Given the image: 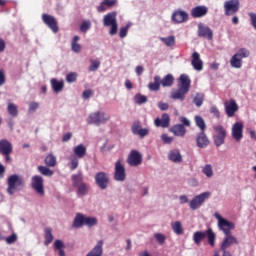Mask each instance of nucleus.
I'll return each instance as SVG.
<instances>
[{
    "label": "nucleus",
    "mask_w": 256,
    "mask_h": 256,
    "mask_svg": "<svg viewBox=\"0 0 256 256\" xmlns=\"http://www.w3.org/2000/svg\"><path fill=\"white\" fill-rule=\"evenodd\" d=\"M214 217L218 219V227L225 235L220 247L223 249H230V247H233V245H239V240H237V237L231 234V231L235 229V224L223 218L221 215H219V213H215Z\"/></svg>",
    "instance_id": "f257e3e1"
},
{
    "label": "nucleus",
    "mask_w": 256,
    "mask_h": 256,
    "mask_svg": "<svg viewBox=\"0 0 256 256\" xmlns=\"http://www.w3.org/2000/svg\"><path fill=\"white\" fill-rule=\"evenodd\" d=\"M178 81V88L171 93L170 97L174 100L185 101V95H187L191 89V78L186 74H182Z\"/></svg>",
    "instance_id": "f03ea898"
},
{
    "label": "nucleus",
    "mask_w": 256,
    "mask_h": 256,
    "mask_svg": "<svg viewBox=\"0 0 256 256\" xmlns=\"http://www.w3.org/2000/svg\"><path fill=\"white\" fill-rule=\"evenodd\" d=\"M74 155L69 158V168L71 171H75L79 167V159H83L87 155V147L83 144H79L73 148Z\"/></svg>",
    "instance_id": "7ed1b4c3"
},
{
    "label": "nucleus",
    "mask_w": 256,
    "mask_h": 256,
    "mask_svg": "<svg viewBox=\"0 0 256 256\" xmlns=\"http://www.w3.org/2000/svg\"><path fill=\"white\" fill-rule=\"evenodd\" d=\"M7 193L9 195H15L16 191H21L25 187V180L17 174H13L7 179Z\"/></svg>",
    "instance_id": "20e7f679"
},
{
    "label": "nucleus",
    "mask_w": 256,
    "mask_h": 256,
    "mask_svg": "<svg viewBox=\"0 0 256 256\" xmlns=\"http://www.w3.org/2000/svg\"><path fill=\"white\" fill-rule=\"evenodd\" d=\"M205 237H208V243L210 247H215V233L213 232V229L208 228L206 231H196L193 234V241L195 245H201V242L205 239Z\"/></svg>",
    "instance_id": "39448f33"
},
{
    "label": "nucleus",
    "mask_w": 256,
    "mask_h": 256,
    "mask_svg": "<svg viewBox=\"0 0 256 256\" xmlns=\"http://www.w3.org/2000/svg\"><path fill=\"white\" fill-rule=\"evenodd\" d=\"M251 52L247 48H240L230 59V65L233 69H241L243 67V59H247Z\"/></svg>",
    "instance_id": "423d86ee"
},
{
    "label": "nucleus",
    "mask_w": 256,
    "mask_h": 256,
    "mask_svg": "<svg viewBox=\"0 0 256 256\" xmlns=\"http://www.w3.org/2000/svg\"><path fill=\"white\" fill-rule=\"evenodd\" d=\"M83 225H86L87 227H95V225H97V218L86 217L81 213H77L74 218L72 227H74V229H81Z\"/></svg>",
    "instance_id": "0eeeda50"
},
{
    "label": "nucleus",
    "mask_w": 256,
    "mask_h": 256,
    "mask_svg": "<svg viewBox=\"0 0 256 256\" xmlns=\"http://www.w3.org/2000/svg\"><path fill=\"white\" fill-rule=\"evenodd\" d=\"M0 153L2 155H7L8 153H13V144L7 139L0 140ZM5 176V166L0 163V179Z\"/></svg>",
    "instance_id": "6e6552de"
},
{
    "label": "nucleus",
    "mask_w": 256,
    "mask_h": 256,
    "mask_svg": "<svg viewBox=\"0 0 256 256\" xmlns=\"http://www.w3.org/2000/svg\"><path fill=\"white\" fill-rule=\"evenodd\" d=\"M215 135L213 137L214 144L216 147H221L225 143V138L227 137V130L222 125H215L213 127Z\"/></svg>",
    "instance_id": "1a4fd4ad"
},
{
    "label": "nucleus",
    "mask_w": 256,
    "mask_h": 256,
    "mask_svg": "<svg viewBox=\"0 0 256 256\" xmlns=\"http://www.w3.org/2000/svg\"><path fill=\"white\" fill-rule=\"evenodd\" d=\"M111 119V116L105 114V112H94L88 117V124L101 125L107 123Z\"/></svg>",
    "instance_id": "9d476101"
},
{
    "label": "nucleus",
    "mask_w": 256,
    "mask_h": 256,
    "mask_svg": "<svg viewBox=\"0 0 256 256\" xmlns=\"http://www.w3.org/2000/svg\"><path fill=\"white\" fill-rule=\"evenodd\" d=\"M209 197H211V192H204L195 196L189 203L190 209H192V211L199 209V207H201V205H203L205 200L209 199Z\"/></svg>",
    "instance_id": "9b49d317"
},
{
    "label": "nucleus",
    "mask_w": 256,
    "mask_h": 256,
    "mask_svg": "<svg viewBox=\"0 0 256 256\" xmlns=\"http://www.w3.org/2000/svg\"><path fill=\"white\" fill-rule=\"evenodd\" d=\"M240 3L239 0H227L224 2V11L227 17L235 15L239 11Z\"/></svg>",
    "instance_id": "f8f14e48"
},
{
    "label": "nucleus",
    "mask_w": 256,
    "mask_h": 256,
    "mask_svg": "<svg viewBox=\"0 0 256 256\" xmlns=\"http://www.w3.org/2000/svg\"><path fill=\"white\" fill-rule=\"evenodd\" d=\"M127 163L130 167H139L143 163V155L137 150H131L127 158Z\"/></svg>",
    "instance_id": "ddd939ff"
},
{
    "label": "nucleus",
    "mask_w": 256,
    "mask_h": 256,
    "mask_svg": "<svg viewBox=\"0 0 256 256\" xmlns=\"http://www.w3.org/2000/svg\"><path fill=\"white\" fill-rule=\"evenodd\" d=\"M44 180L43 177L39 175H35L31 179V186L38 195H45V187L43 185Z\"/></svg>",
    "instance_id": "4468645a"
},
{
    "label": "nucleus",
    "mask_w": 256,
    "mask_h": 256,
    "mask_svg": "<svg viewBox=\"0 0 256 256\" xmlns=\"http://www.w3.org/2000/svg\"><path fill=\"white\" fill-rule=\"evenodd\" d=\"M95 183L99 187V189H107L109 187V174L105 172H98L94 176Z\"/></svg>",
    "instance_id": "2eb2a0df"
},
{
    "label": "nucleus",
    "mask_w": 256,
    "mask_h": 256,
    "mask_svg": "<svg viewBox=\"0 0 256 256\" xmlns=\"http://www.w3.org/2000/svg\"><path fill=\"white\" fill-rule=\"evenodd\" d=\"M42 21L53 31L54 33H59V23L57 22V19L49 14H43L42 15Z\"/></svg>",
    "instance_id": "dca6fc26"
},
{
    "label": "nucleus",
    "mask_w": 256,
    "mask_h": 256,
    "mask_svg": "<svg viewBox=\"0 0 256 256\" xmlns=\"http://www.w3.org/2000/svg\"><path fill=\"white\" fill-rule=\"evenodd\" d=\"M114 179L115 181H125L127 174L125 173V166L121 160H117L114 168Z\"/></svg>",
    "instance_id": "f3484780"
},
{
    "label": "nucleus",
    "mask_w": 256,
    "mask_h": 256,
    "mask_svg": "<svg viewBox=\"0 0 256 256\" xmlns=\"http://www.w3.org/2000/svg\"><path fill=\"white\" fill-rule=\"evenodd\" d=\"M171 21L174 22L175 25L187 23V21H189V13L183 10H176L171 16Z\"/></svg>",
    "instance_id": "a211bd4d"
},
{
    "label": "nucleus",
    "mask_w": 256,
    "mask_h": 256,
    "mask_svg": "<svg viewBox=\"0 0 256 256\" xmlns=\"http://www.w3.org/2000/svg\"><path fill=\"white\" fill-rule=\"evenodd\" d=\"M131 131H132L133 135H139V137L141 139H143L144 137H147V135H149V129L141 127L140 121H135L132 124Z\"/></svg>",
    "instance_id": "6ab92c4d"
},
{
    "label": "nucleus",
    "mask_w": 256,
    "mask_h": 256,
    "mask_svg": "<svg viewBox=\"0 0 256 256\" xmlns=\"http://www.w3.org/2000/svg\"><path fill=\"white\" fill-rule=\"evenodd\" d=\"M198 37H203L204 39H208L211 41L213 39V30L209 28V26L199 23L198 24Z\"/></svg>",
    "instance_id": "aec40b11"
},
{
    "label": "nucleus",
    "mask_w": 256,
    "mask_h": 256,
    "mask_svg": "<svg viewBox=\"0 0 256 256\" xmlns=\"http://www.w3.org/2000/svg\"><path fill=\"white\" fill-rule=\"evenodd\" d=\"M227 117H235V113L239 111V106L235 99H230L229 102L224 103Z\"/></svg>",
    "instance_id": "412c9836"
},
{
    "label": "nucleus",
    "mask_w": 256,
    "mask_h": 256,
    "mask_svg": "<svg viewBox=\"0 0 256 256\" xmlns=\"http://www.w3.org/2000/svg\"><path fill=\"white\" fill-rule=\"evenodd\" d=\"M209 13V8L207 6H196L191 9L190 15L194 19H201V17H205Z\"/></svg>",
    "instance_id": "4be33fe9"
},
{
    "label": "nucleus",
    "mask_w": 256,
    "mask_h": 256,
    "mask_svg": "<svg viewBox=\"0 0 256 256\" xmlns=\"http://www.w3.org/2000/svg\"><path fill=\"white\" fill-rule=\"evenodd\" d=\"M232 137L237 142H239L243 139V123L242 122H236L233 124Z\"/></svg>",
    "instance_id": "5701e85b"
},
{
    "label": "nucleus",
    "mask_w": 256,
    "mask_h": 256,
    "mask_svg": "<svg viewBox=\"0 0 256 256\" xmlns=\"http://www.w3.org/2000/svg\"><path fill=\"white\" fill-rule=\"evenodd\" d=\"M191 65L195 71H203V60L201 59V54H199V52H194L192 54Z\"/></svg>",
    "instance_id": "b1692460"
},
{
    "label": "nucleus",
    "mask_w": 256,
    "mask_h": 256,
    "mask_svg": "<svg viewBox=\"0 0 256 256\" xmlns=\"http://www.w3.org/2000/svg\"><path fill=\"white\" fill-rule=\"evenodd\" d=\"M171 123V118L169 117V114L164 113L162 114L161 118H156L154 120V124L156 127H162L163 129L169 127Z\"/></svg>",
    "instance_id": "393cba45"
},
{
    "label": "nucleus",
    "mask_w": 256,
    "mask_h": 256,
    "mask_svg": "<svg viewBox=\"0 0 256 256\" xmlns=\"http://www.w3.org/2000/svg\"><path fill=\"white\" fill-rule=\"evenodd\" d=\"M196 143L197 147L200 149H205V147L209 146V138H207L205 132H200L197 134Z\"/></svg>",
    "instance_id": "a878e982"
},
{
    "label": "nucleus",
    "mask_w": 256,
    "mask_h": 256,
    "mask_svg": "<svg viewBox=\"0 0 256 256\" xmlns=\"http://www.w3.org/2000/svg\"><path fill=\"white\" fill-rule=\"evenodd\" d=\"M170 133H173L175 137H184L187 135V129L183 124H176L170 128Z\"/></svg>",
    "instance_id": "bb28decb"
},
{
    "label": "nucleus",
    "mask_w": 256,
    "mask_h": 256,
    "mask_svg": "<svg viewBox=\"0 0 256 256\" xmlns=\"http://www.w3.org/2000/svg\"><path fill=\"white\" fill-rule=\"evenodd\" d=\"M117 22V12H110L103 18L104 27H111V25Z\"/></svg>",
    "instance_id": "cd10ccee"
},
{
    "label": "nucleus",
    "mask_w": 256,
    "mask_h": 256,
    "mask_svg": "<svg viewBox=\"0 0 256 256\" xmlns=\"http://www.w3.org/2000/svg\"><path fill=\"white\" fill-rule=\"evenodd\" d=\"M168 158L173 163H181L183 161V156H181V152L177 149L171 150L168 154Z\"/></svg>",
    "instance_id": "c85d7f7f"
},
{
    "label": "nucleus",
    "mask_w": 256,
    "mask_h": 256,
    "mask_svg": "<svg viewBox=\"0 0 256 256\" xmlns=\"http://www.w3.org/2000/svg\"><path fill=\"white\" fill-rule=\"evenodd\" d=\"M103 255V240H99L96 247L93 248L86 256H102Z\"/></svg>",
    "instance_id": "c756f323"
},
{
    "label": "nucleus",
    "mask_w": 256,
    "mask_h": 256,
    "mask_svg": "<svg viewBox=\"0 0 256 256\" xmlns=\"http://www.w3.org/2000/svg\"><path fill=\"white\" fill-rule=\"evenodd\" d=\"M51 86H52L54 93H61V91H63V87H65V84L63 83V81H59V80L53 78L51 80Z\"/></svg>",
    "instance_id": "7c9ffc66"
},
{
    "label": "nucleus",
    "mask_w": 256,
    "mask_h": 256,
    "mask_svg": "<svg viewBox=\"0 0 256 256\" xmlns=\"http://www.w3.org/2000/svg\"><path fill=\"white\" fill-rule=\"evenodd\" d=\"M150 91H159L161 89V76H155L154 82L148 84Z\"/></svg>",
    "instance_id": "2f4dec72"
},
{
    "label": "nucleus",
    "mask_w": 256,
    "mask_h": 256,
    "mask_svg": "<svg viewBox=\"0 0 256 256\" xmlns=\"http://www.w3.org/2000/svg\"><path fill=\"white\" fill-rule=\"evenodd\" d=\"M73 187H78L79 185H82L83 183V172L78 171L77 174H73L71 176Z\"/></svg>",
    "instance_id": "473e14b6"
},
{
    "label": "nucleus",
    "mask_w": 256,
    "mask_h": 256,
    "mask_svg": "<svg viewBox=\"0 0 256 256\" xmlns=\"http://www.w3.org/2000/svg\"><path fill=\"white\" fill-rule=\"evenodd\" d=\"M44 245H51L53 243V230L50 227L44 229Z\"/></svg>",
    "instance_id": "72a5a7b5"
},
{
    "label": "nucleus",
    "mask_w": 256,
    "mask_h": 256,
    "mask_svg": "<svg viewBox=\"0 0 256 256\" xmlns=\"http://www.w3.org/2000/svg\"><path fill=\"white\" fill-rule=\"evenodd\" d=\"M173 83H175V78L171 74H167L162 80L160 78L162 87H172Z\"/></svg>",
    "instance_id": "f704fd0d"
},
{
    "label": "nucleus",
    "mask_w": 256,
    "mask_h": 256,
    "mask_svg": "<svg viewBox=\"0 0 256 256\" xmlns=\"http://www.w3.org/2000/svg\"><path fill=\"white\" fill-rule=\"evenodd\" d=\"M106 7H115V2H109L107 0H103L100 5L97 7L98 13H105L107 11Z\"/></svg>",
    "instance_id": "c9c22d12"
},
{
    "label": "nucleus",
    "mask_w": 256,
    "mask_h": 256,
    "mask_svg": "<svg viewBox=\"0 0 256 256\" xmlns=\"http://www.w3.org/2000/svg\"><path fill=\"white\" fill-rule=\"evenodd\" d=\"M79 36H74L71 42V49L74 53H81V44H79Z\"/></svg>",
    "instance_id": "e433bc0d"
},
{
    "label": "nucleus",
    "mask_w": 256,
    "mask_h": 256,
    "mask_svg": "<svg viewBox=\"0 0 256 256\" xmlns=\"http://www.w3.org/2000/svg\"><path fill=\"white\" fill-rule=\"evenodd\" d=\"M171 228L176 235H183V225L179 221L171 223Z\"/></svg>",
    "instance_id": "4c0bfd02"
},
{
    "label": "nucleus",
    "mask_w": 256,
    "mask_h": 256,
    "mask_svg": "<svg viewBox=\"0 0 256 256\" xmlns=\"http://www.w3.org/2000/svg\"><path fill=\"white\" fill-rule=\"evenodd\" d=\"M77 188V195L80 197H84L87 193H89V185H87L85 182L76 186Z\"/></svg>",
    "instance_id": "58836bf2"
},
{
    "label": "nucleus",
    "mask_w": 256,
    "mask_h": 256,
    "mask_svg": "<svg viewBox=\"0 0 256 256\" xmlns=\"http://www.w3.org/2000/svg\"><path fill=\"white\" fill-rule=\"evenodd\" d=\"M47 167H55L57 165V157L53 154H48L44 160Z\"/></svg>",
    "instance_id": "ea45409f"
},
{
    "label": "nucleus",
    "mask_w": 256,
    "mask_h": 256,
    "mask_svg": "<svg viewBox=\"0 0 256 256\" xmlns=\"http://www.w3.org/2000/svg\"><path fill=\"white\" fill-rule=\"evenodd\" d=\"M7 111L11 117H17L19 115V107L15 103H8Z\"/></svg>",
    "instance_id": "a19ab883"
},
{
    "label": "nucleus",
    "mask_w": 256,
    "mask_h": 256,
    "mask_svg": "<svg viewBox=\"0 0 256 256\" xmlns=\"http://www.w3.org/2000/svg\"><path fill=\"white\" fill-rule=\"evenodd\" d=\"M38 171L41 175H44V177H53L54 175V171L49 169L48 167L46 166H38Z\"/></svg>",
    "instance_id": "79ce46f5"
},
{
    "label": "nucleus",
    "mask_w": 256,
    "mask_h": 256,
    "mask_svg": "<svg viewBox=\"0 0 256 256\" xmlns=\"http://www.w3.org/2000/svg\"><path fill=\"white\" fill-rule=\"evenodd\" d=\"M195 124L201 132H205V129H207V124H205V120L201 116H195Z\"/></svg>",
    "instance_id": "37998d69"
},
{
    "label": "nucleus",
    "mask_w": 256,
    "mask_h": 256,
    "mask_svg": "<svg viewBox=\"0 0 256 256\" xmlns=\"http://www.w3.org/2000/svg\"><path fill=\"white\" fill-rule=\"evenodd\" d=\"M203 101H205V95L201 93H197L193 99V103L196 107H201V105H203Z\"/></svg>",
    "instance_id": "c03bdc74"
},
{
    "label": "nucleus",
    "mask_w": 256,
    "mask_h": 256,
    "mask_svg": "<svg viewBox=\"0 0 256 256\" xmlns=\"http://www.w3.org/2000/svg\"><path fill=\"white\" fill-rule=\"evenodd\" d=\"M160 41H162L166 47H173V45H175V36H169L167 38L161 37Z\"/></svg>",
    "instance_id": "a18cd8bd"
},
{
    "label": "nucleus",
    "mask_w": 256,
    "mask_h": 256,
    "mask_svg": "<svg viewBox=\"0 0 256 256\" xmlns=\"http://www.w3.org/2000/svg\"><path fill=\"white\" fill-rule=\"evenodd\" d=\"M202 173H204L208 178L213 177V166H211V164H206L202 168Z\"/></svg>",
    "instance_id": "49530a36"
},
{
    "label": "nucleus",
    "mask_w": 256,
    "mask_h": 256,
    "mask_svg": "<svg viewBox=\"0 0 256 256\" xmlns=\"http://www.w3.org/2000/svg\"><path fill=\"white\" fill-rule=\"evenodd\" d=\"M134 99L138 105H143V103H147V96L145 95L136 94Z\"/></svg>",
    "instance_id": "de8ad7c7"
},
{
    "label": "nucleus",
    "mask_w": 256,
    "mask_h": 256,
    "mask_svg": "<svg viewBox=\"0 0 256 256\" xmlns=\"http://www.w3.org/2000/svg\"><path fill=\"white\" fill-rule=\"evenodd\" d=\"M154 237H155L157 243H159V245H163L165 243V241L167 240V237L165 236V234H162V233H155Z\"/></svg>",
    "instance_id": "09e8293b"
},
{
    "label": "nucleus",
    "mask_w": 256,
    "mask_h": 256,
    "mask_svg": "<svg viewBox=\"0 0 256 256\" xmlns=\"http://www.w3.org/2000/svg\"><path fill=\"white\" fill-rule=\"evenodd\" d=\"M89 29H91V22L90 21L82 22V24L80 25V31H82V33H87Z\"/></svg>",
    "instance_id": "8fccbe9b"
},
{
    "label": "nucleus",
    "mask_w": 256,
    "mask_h": 256,
    "mask_svg": "<svg viewBox=\"0 0 256 256\" xmlns=\"http://www.w3.org/2000/svg\"><path fill=\"white\" fill-rule=\"evenodd\" d=\"M66 81L67 83H75V81H77V73L70 72L69 74H67Z\"/></svg>",
    "instance_id": "3c124183"
},
{
    "label": "nucleus",
    "mask_w": 256,
    "mask_h": 256,
    "mask_svg": "<svg viewBox=\"0 0 256 256\" xmlns=\"http://www.w3.org/2000/svg\"><path fill=\"white\" fill-rule=\"evenodd\" d=\"M100 65H101V62H99L98 60H91L89 71H97Z\"/></svg>",
    "instance_id": "603ef678"
},
{
    "label": "nucleus",
    "mask_w": 256,
    "mask_h": 256,
    "mask_svg": "<svg viewBox=\"0 0 256 256\" xmlns=\"http://www.w3.org/2000/svg\"><path fill=\"white\" fill-rule=\"evenodd\" d=\"M128 31H129V25L122 27L119 32V37L121 39H125V37H127Z\"/></svg>",
    "instance_id": "864d4df0"
},
{
    "label": "nucleus",
    "mask_w": 256,
    "mask_h": 256,
    "mask_svg": "<svg viewBox=\"0 0 256 256\" xmlns=\"http://www.w3.org/2000/svg\"><path fill=\"white\" fill-rule=\"evenodd\" d=\"M5 241L8 245H13L17 241V234H12L5 238Z\"/></svg>",
    "instance_id": "5fc2aeb1"
},
{
    "label": "nucleus",
    "mask_w": 256,
    "mask_h": 256,
    "mask_svg": "<svg viewBox=\"0 0 256 256\" xmlns=\"http://www.w3.org/2000/svg\"><path fill=\"white\" fill-rule=\"evenodd\" d=\"M54 249H55V251H59L61 249H65V244L61 240H56L54 242Z\"/></svg>",
    "instance_id": "6e6d98bb"
},
{
    "label": "nucleus",
    "mask_w": 256,
    "mask_h": 256,
    "mask_svg": "<svg viewBox=\"0 0 256 256\" xmlns=\"http://www.w3.org/2000/svg\"><path fill=\"white\" fill-rule=\"evenodd\" d=\"M179 121L181 125H183V127H191V121H189V119H187L186 117L181 116L179 118Z\"/></svg>",
    "instance_id": "4d7b16f0"
},
{
    "label": "nucleus",
    "mask_w": 256,
    "mask_h": 256,
    "mask_svg": "<svg viewBox=\"0 0 256 256\" xmlns=\"http://www.w3.org/2000/svg\"><path fill=\"white\" fill-rule=\"evenodd\" d=\"M210 113H212V115H214V117H217V119H219L221 117L219 108H217V106H211Z\"/></svg>",
    "instance_id": "13d9d810"
},
{
    "label": "nucleus",
    "mask_w": 256,
    "mask_h": 256,
    "mask_svg": "<svg viewBox=\"0 0 256 256\" xmlns=\"http://www.w3.org/2000/svg\"><path fill=\"white\" fill-rule=\"evenodd\" d=\"M37 109H39V103L31 102L29 105V112L33 113V111H37Z\"/></svg>",
    "instance_id": "bf43d9fd"
},
{
    "label": "nucleus",
    "mask_w": 256,
    "mask_h": 256,
    "mask_svg": "<svg viewBox=\"0 0 256 256\" xmlns=\"http://www.w3.org/2000/svg\"><path fill=\"white\" fill-rule=\"evenodd\" d=\"M110 35H117V29H118V26H117V22H114V24H110Z\"/></svg>",
    "instance_id": "052dcab7"
},
{
    "label": "nucleus",
    "mask_w": 256,
    "mask_h": 256,
    "mask_svg": "<svg viewBox=\"0 0 256 256\" xmlns=\"http://www.w3.org/2000/svg\"><path fill=\"white\" fill-rule=\"evenodd\" d=\"M161 139L163 143H167V144L173 143V138L169 137V135L167 134H162Z\"/></svg>",
    "instance_id": "680f3d73"
},
{
    "label": "nucleus",
    "mask_w": 256,
    "mask_h": 256,
    "mask_svg": "<svg viewBox=\"0 0 256 256\" xmlns=\"http://www.w3.org/2000/svg\"><path fill=\"white\" fill-rule=\"evenodd\" d=\"M158 108L160 111H167V109H169V104H167L165 102H159Z\"/></svg>",
    "instance_id": "e2e57ef3"
},
{
    "label": "nucleus",
    "mask_w": 256,
    "mask_h": 256,
    "mask_svg": "<svg viewBox=\"0 0 256 256\" xmlns=\"http://www.w3.org/2000/svg\"><path fill=\"white\" fill-rule=\"evenodd\" d=\"M92 95H93V90L88 89L83 92L82 97L83 99H89V97H92Z\"/></svg>",
    "instance_id": "0e129e2a"
},
{
    "label": "nucleus",
    "mask_w": 256,
    "mask_h": 256,
    "mask_svg": "<svg viewBox=\"0 0 256 256\" xmlns=\"http://www.w3.org/2000/svg\"><path fill=\"white\" fill-rule=\"evenodd\" d=\"M71 137H73V134L71 132H67L66 134H64V136L62 137L63 143H67V141H71Z\"/></svg>",
    "instance_id": "69168bd1"
},
{
    "label": "nucleus",
    "mask_w": 256,
    "mask_h": 256,
    "mask_svg": "<svg viewBox=\"0 0 256 256\" xmlns=\"http://www.w3.org/2000/svg\"><path fill=\"white\" fill-rule=\"evenodd\" d=\"M5 71L0 70V87H2V85H5Z\"/></svg>",
    "instance_id": "338daca9"
},
{
    "label": "nucleus",
    "mask_w": 256,
    "mask_h": 256,
    "mask_svg": "<svg viewBox=\"0 0 256 256\" xmlns=\"http://www.w3.org/2000/svg\"><path fill=\"white\" fill-rule=\"evenodd\" d=\"M229 248H223L220 247V251H222V256H233L230 251H228Z\"/></svg>",
    "instance_id": "774afa93"
}]
</instances>
